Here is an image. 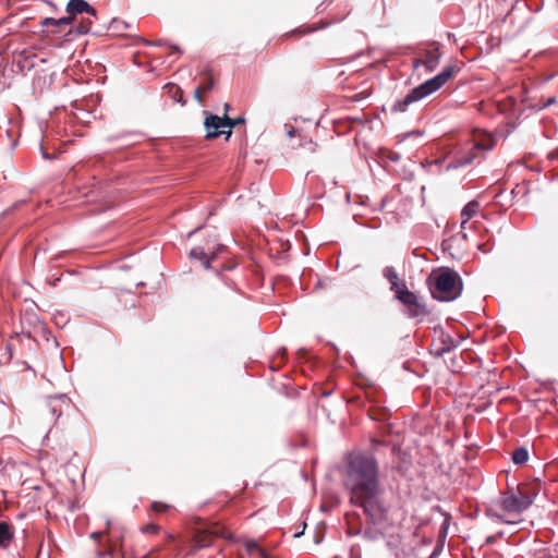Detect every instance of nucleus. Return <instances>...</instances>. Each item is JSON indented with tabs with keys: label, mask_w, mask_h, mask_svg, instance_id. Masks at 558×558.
<instances>
[{
	"label": "nucleus",
	"mask_w": 558,
	"mask_h": 558,
	"mask_svg": "<svg viewBox=\"0 0 558 558\" xmlns=\"http://www.w3.org/2000/svg\"><path fill=\"white\" fill-rule=\"evenodd\" d=\"M225 250L223 245H218L217 250L211 252L210 255L205 251L202 246L193 247L190 251V257L193 259H198L203 262V266L205 269H209L211 267V260L217 257V255Z\"/></svg>",
	"instance_id": "9d476101"
},
{
	"label": "nucleus",
	"mask_w": 558,
	"mask_h": 558,
	"mask_svg": "<svg viewBox=\"0 0 558 558\" xmlns=\"http://www.w3.org/2000/svg\"><path fill=\"white\" fill-rule=\"evenodd\" d=\"M480 210V203L477 201L469 202L463 209L461 210V228L463 229L465 225L472 219Z\"/></svg>",
	"instance_id": "f8f14e48"
},
{
	"label": "nucleus",
	"mask_w": 558,
	"mask_h": 558,
	"mask_svg": "<svg viewBox=\"0 0 558 558\" xmlns=\"http://www.w3.org/2000/svg\"><path fill=\"white\" fill-rule=\"evenodd\" d=\"M69 405L70 399L65 395L49 396L45 399L41 415L48 423H56Z\"/></svg>",
	"instance_id": "423d86ee"
},
{
	"label": "nucleus",
	"mask_w": 558,
	"mask_h": 558,
	"mask_svg": "<svg viewBox=\"0 0 558 558\" xmlns=\"http://www.w3.org/2000/svg\"><path fill=\"white\" fill-rule=\"evenodd\" d=\"M157 531H158V526L153 525V524L147 525V526L145 527V532H149V533H157Z\"/></svg>",
	"instance_id": "c756f323"
},
{
	"label": "nucleus",
	"mask_w": 558,
	"mask_h": 558,
	"mask_svg": "<svg viewBox=\"0 0 558 558\" xmlns=\"http://www.w3.org/2000/svg\"><path fill=\"white\" fill-rule=\"evenodd\" d=\"M492 147L493 144L490 140L486 143H474L470 149L456 153L453 158L447 163L446 170L465 167L473 162L478 151L489 150Z\"/></svg>",
	"instance_id": "39448f33"
},
{
	"label": "nucleus",
	"mask_w": 558,
	"mask_h": 558,
	"mask_svg": "<svg viewBox=\"0 0 558 558\" xmlns=\"http://www.w3.org/2000/svg\"><path fill=\"white\" fill-rule=\"evenodd\" d=\"M68 16H71L72 22L76 21L77 15L86 14L95 19L98 17V13L94 7H92L86 0H69L65 7Z\"/></svg>",
	"instance_id": "1a4fd4ad"
},
{
	"label": "nucleus",
	"mask_w": 558,
	"mask_h": 558,
	"mask_svg": "<svg viewBox=\"0 0 558 558\" xmlns=\"http://www.w3.org/2000/svg\"><path fill=\"white\" fill-rule=\"evenodd\" d=\"M344 484L350 492V502L362 508L372 523L386 521L388 504L378 482L377 461L373 457L351 454L347 462Z\"/></svg>",
	"instance_id": "f257e3e1"
},
{
	"label": "nucleus",
	"mask_w": 558,
	"mask_h": 558,
	"mask_svg": "<svg viewBox=\"0 0 558 558\" xmlns=\"http://www.w3.org/2000/svg\"><path fill=\"white\" fill-rule=\"evenodd\" d=\"M555 101H556L555 97H548L546 99V101L543 104L542 108L548 107V106L555 104Z\"/></svg>",
	"instance_id": "c85d7f7f"
},
{
	"label": "nucleus",
	"mask_w": 558,
	"mask_h": 558,
	"mask_svg": "<svg viewBox=\"0 0 558 558\" xmlns=\"http://www.w3.org/2000/svg\"><path fill=\"white\" fill-rule=\"evenodd\" d=\"M112 23H113L114 25H117V24H120L121 22L113 21Z\"/></svg>",
	"instance_id": "72a5a7b5"
},
{
	"label": "nucleus",
	"mask_w": 558,
	"mask_h": 558,
	"mask_svg": "<svg viewBox=\"0 0 558 558\" xmlns=\"http://www.w3.org/2000/svg\"><path fill=\"white\" fill-rule=\"evenodd\" d=\"M245 122V119L243 117H239L236 119H232V118H229L228 114H225V123H226V128H228V130H232V128H234L235 125L238 124H241V123H244Z\"/></svg>",
	"instance_id": "5701e85b"
},
{
	"label": "nucleus",
	"mask_w": 558,
	"mask_h": 558,
	"mask_svg": "<svg viewBox=\"0 0 558 558\" xmlns=\"http://www.w3.org/2000/svg\"><path fill=\"white\" fill-rule=\"evenodd\" d=\"M383 276L389 281L390 286H396V282L400 279L392 266H386L383 270Z\"/></svg>",
	"instance_id": "aec40b11"
},
{
	"label": "nucleus",
	"mask_w": 558,
	"mask_h": 558,
	"mask_svg": "<svg viewBox=\"0 0 558 558\" xmlns=\"http://www.w3.org/2000/svg\"><path fill=\"white\" fill-rule=\"evenodd\" d=\"M97 558H112L111 554L109 553H99Z\"/></svg>",
	"instance_id": "7c9ffc66"
},
{
	"label": "nucleus",
	"mask_w": 558,
	"mask_h": 558,
	"mask_svg": "<svg viewBox=\"0 0 558 558\" xmlns=\"http://www.w3.org/2000/svg\"><path fill=\"white\" fill-rule=\"evenodd\" d=\"M299 133V130L292 125H286V134L288 137L292 138Z\"/></svg>",
	"instance_id": "a878e982"
},
{
	"label": "nucleus",
	"mask_w": 558,
	"mask_h": 558,
	"mask_svg": "<svg viewBox=\"0 0 558 558\" xmlns=\"http://www.w3.org/2000/svg\"><path fill=\"white\" fill-rule=\"evenodd\" d=\"M245 548L248 554H258L260 558H270L268 554L258 546V544L255 541H248L245 543Z\"/></svg>",
	"instance_id": "6ab92c4d"
},
{
	"label": "nucleus",
	"mask_w": 558,
	"mask_h": 558,
	"mask_svg": "<svg viewBox=\"0 0 558 558\" xmlns=\"http://www.w3.org/2000/svg\"><path fill=\"white\" fill-rule=\"evenodd\" d=\"M229 109H230V105L229 104H225V111H226V113L229 111Z\"/></svg>",
	"instance_id": "473e14b6"
},
{
	"label": "nucleus",
	"mask_w": 558,
	"mask_h": 558,
	"mask_svg": "<svg viewBox=\"0 0 558 558\" xmlns=\"http://www.w3.org/2000/svg\"><path fill=\"white\" fill-rule=\"evenodd\" d=\"M439 341L440 343L434 344L433 349V353L437 357L445 355L457 347V342L448 335H442Z\"/></svg>",
	"instance_id": "9b49d317"
},
{
	"label": "nucleus",
	"mask_w": 558,
	"mask_h": 558,
	"mask_svg": "<svg viewBox=\"0 0 558 558\" xmlns=\"http://www.w3.org/2000/svg\"><path fill=\"white\" fill-rule=\"evenodd\" d=\"M407 314L411 318H415L418 316H423L427 314V311L424 305H422L418 300L415 302V305L408 306Z\"/></svg>",
	"instance_id": "a211bd4d"
},
{
	"label": "nucleus",
	"mask_w": 558,
	"mask_h": 558,
	"mask_svg": "<svg viewBox=\"0 0 558 558\" xmlns=\"http://www.w3.org/2000/svg\"><path fill=\"white\" fill-rule=\"evenodd\" d=\"M533 504V498L525 492L517 489L515 492H506L499 499V506L505 514H499L493 510H487V515L496 518L508 524L518 523L521 513Z\"/></svg>",
	"instance_id": "7ed1b4c3"
},
{
	"label": "nucleus",
	"mask_w": 558,
	"mask_h": 558,
	"mask_svg": "<svg viewBox=\"0 0 558 558\" xmlns=\"http://www.w3.org/2000/svg\"><path fill=\"white\" fill-rule=\"evenodd\" d=\"M458 72L456 65H446L439 74L411 89L403 99L395 101L391 107L393 112H404L408 107L441 88Z\"/></svg>",
	"instance_id": "f03ea898"
},
{
	"label": "nucleus",
	"mask_w": 558,
	"mask_h": 558,
	"mask_svg": "<svg viewBox=\"0 0 558 558\" xmlns=\"http://www.w3.org/2000/svg\"><path fill=\"white\" fill-rule=\"evenodd\" d=\"M204 92L197 86L194 90V98L198 101V102H203V97H202V94Z\"/></svg>",
	"instance_id": "bb28decb"
},
{
	"label": "nucleus",
	"mask_w": 558,
	"mask_h": 558,
	"mask_svg": "<svg viewBox=\"0 0 558 558\" xmlns=\"http://www.w3.org/2000/svg\"><path fill=\"white\" fill-rule=\"evenodd\" d=\"M166 87L169 88V93H171V97L174 101L180 102L181 105L185 104L183 93L180 87L174 84H167Z\"/></svg>",
	"instance_id": "412c9836"
},
{
	"label": "nucleus",
	"mask_w": 558,
	"mask_h": 558,
	"mask_svg": "<svg viewBox=\"0 0 558 558\" xmlns=\"http://www.w3.org/2000/svg\"><path fill=\"white\" fill-rule=\"evenodd\" d=\"M204 93L210 92L215 86V81L211 76L206 75L203 81L197 85Z\"/></svg>",
	"instance_id": "4be33fe9"
},
{
	"label": "nucleus",
	"mask_w": 558,
	"mask_h": 558,
	"mask_svg": "<svg viewBox=\"0 0 558 558\" xmlns=\"http://www.w3.org/2000/svg\"><path fill=\"white\" fill-rule=\"evenodd\" d=\"M196 231H197V229H196V230H194V231H192V232H189V235H192V234H193L194 232H196Z\"/></svg>",
	"instance_id": "f704fd0d"
},
{
	"label": "nucleus",
	"mask_w": 558,
	"mask_h": 558,
	"mask_svg": "<svg viewBox=\"0 0 558 558\" xmlns=\"http://www.w3.org/2000/svg\"><path fill=\"white\" fill-rule=\"evenodd\" d=\"M151 508H153V510H154V511H156V512H162V511L167 510V509L169 508V506H168V505H166V504L157 502V501H156V502H154V504L151 505Z\"/></svg>",
	"instance_id": "393cba45"
},
{
	"label": "nucleus",
	"mask_w": 558,
	"mask_h": 558,
	"mask_svg": "<svg viewBox=\"0 0 558 558\" xmlns=\"http://www.w3.org/2000/svg\"><path fill=\"white\" fill-rule=\"evenodd\" d=\"M204 126L206 129V140H214L220 135H226V138L228 140L232 134V131L223 130V128H226L225 116L221 118L217 114L206 113Z\"/></svg>",
	"instance_id": "0eeeda50"
},
{
	"label": "nucleus",
	"mask_w": 558,
	"mask_h": 558,
	"mask_svg": "<svg viewBox=\"0 0 558 558\" xmlns=\"http://www.w3.org/2000/svg\"><path fill=\"white\" fill-rule=\"evenodd\" d=\"M434 283L430 287L432 295L435 300L441 302H451L458 299L463 289V282L460 275L449 268H446L433 277Z\"/></svg>",
	"instance_id": "20e7f679"
},
{
	"label": "nucleus",
	"mask_w": 558,
	"mask_h": 558,
	"mask_svg": "<svg viewBox=\"0 0 558 558\" xmlns=\"http://www.w3.org/2000/svg\"><path fill=\"white\" fill-rule=\"evenodd\" d=\"M14 536V531L11 524L0 521V547L7 548Z\"/></svg>",
	"instance_id": "ddd939ff"
},
{
	"label": "nucleus",
	"mask_w": 558,
	"mask_h": 558,
	"mask_svg": "<svg viewBox=\"0 0 558 558\" xmlns=\"http://www.w3.org/2000/svg\"><path fill=\"white\" fill-rule=\"evenodd\" d=\"M390 290L392 292H395V295L397 296V291L401 292V291H408L409 289L407 288V284L403 280L399 279L397 282H396V286H390Z\"/></svg>",
	"instance_id": "b1692460"
},
{
	"label": "nucleus",
	"mask_w": 558,
	"mask_h": 558,
	"mask_svg": "<svg viewBox=\"0 0 558 558\" xmlns=\"http://www.w3.org/2000/svg\"><path fill=\"white\" fill-rule=\"evenodd\" d=\"M397 300H399L404 306L415 305V302L417 301V296L411 292L408 291H397Z\"/></svg>",
	"instance_id": "dca6fc26"
},
{
	"label": "nucleus",
	"mask_w": 558,
	"mask_h": 558,
	"mask_svg": "<svg viewBox=\"0 0 558 558\" xmlns=\"http://www.w3.org/2000/svg\"><path fill=\"white\" fill-rule=\"evenodd\" d=\"M529 460V451L524 447H518L512 452V461L514 464L522 465Z\"/></svg>",
	"instance_id": "f3484780"
},
{
	"label": "nucleus",
	"mask_w": 558,
	"mask_h": 558,
	"mask_svg": "<svg viewBox=\"0 0 558 558\" xmlns=\"http://www.w3.org/2000/svg\"><path fill=\"white\" fill-rule=\"evenodd\" d=\"M43 157H44L45 159H52V156H51V155H49L48 153L44 151V150H43Z\"/></svg>",
	"instance_id": "2f4dec72"
},
{
	"label": "nucleus",
	"mask_w": 558,
	"mask_h": 558,
	"mask_svg": "<svg viewBox=\"0 0 558 558\" xmlns=\"http://www.w3.org/2000/svg\"><path fill=\"white\" fill-rule=\"evenodd\" d=\"M197 546L198 547H206L210 544V541L208 539H205V538H202L201 536L197 538Z\"/></svg>",
	"instance_id": "cd10ccee"
},
{
	"label": "nucleus",
	"mask_w": 558,
	"mask_h": 558,
	"mask_svg": "<svg viewBox=\"0 0 558 558\" xmlns=\"http://www.w3.org/2000/svg\"><path fill=\"white\" fill-rule=\"evenodd\" d=\"M95 20V17L89 15H87L86 17H81L77 21L76 26L74 27L75 32L80 35L88 34Z\"/></svg>",
	"instance_id": "4468645a"
},
{
	"label": "nucleus",
	"mask_w": 558,
	"mask_h": 558,
	"mask_svg": "<svg viewBox=\"0 0 558 558\" xmlns=\"http://www.w3.org/2000/svg\"><path fill=\"white\" fill-rule=\"evenodd\" d=\"M72 24H73V22L71 20V16H68V14L60 19L46 17L41 21L43 26L62 27V26H69Z\"/></svg>",
	"instance_id": "2eb2a0df"
},
{
	"label": "nucleus",
	"mask_w": 558,
	"mask_h": 558,
	"mask_svg": "<svg viewBox=\"0 0 558 558\" xmlns=\"http://www.w3.org/2000/svg\"><path fill=\"white\" fill-rule=\"evenodd\" d=\"M441 58V52L439 47L435 44L428 46L424 51L421 58L413 60L414 69H418L420 66H424L427 72H432L439 64Z\"/></svg>",
	"instance_id": "6e6552de"
}]
</instances>
